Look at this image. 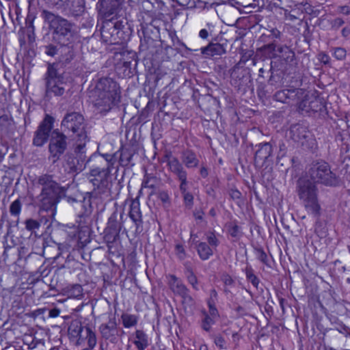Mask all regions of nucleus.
<instances>
[{
  "label": "nucleus",
  "instance_id": "obj_3",
  "mask_svg": "<svg viewBox=\"0 0 350 350\" xmlns=\"http://www.w3.org/2000/svg\"><path fill=\"white\" fill-rule=\"evenodd\" d=\"M296 193L306 212L317 220L319 219L321 206L317 185L308 178H300L296 183Z\"/></svg>",
  "mask_w": 350,
  "mask_h": 350
},
{
  "label": "nucleus",
  "instance_id": "obj_26",
  "mask_svg": "<svg viewBox=\"0 0 350 350\" xmlns=\"http://www.w3.org/2000/svg\"><path fill=\"white\" fill-rule=\"evenodd\" d=\"M167 165L170 170L176 176L178 180L187 177V172L185 170L183 164L176 157H172L168 160Z\"/></svg>",
  "mask_w": 350,
  "mask_h": 350
},
{
  "label": "nucleus",
  "instance_id": "obj_31",
  "mask_svg": "<svg viewBox=\"0 0 350 350\" xmlns=\"http://www.w3.org/2000/svg\"><path fill=\"white\" fill-rule=\"evenodd\" d=\"M195 248L202 260H208L214 254V249L208 245L206 242L197 241Z\"/></svg>",
  "mask_w": 350,
  "mask_h": 350
},
{
  "label": "nucleus",
  "instance_id": "obj_12",
  "mask_svg": "<svg viewBox=\"0 0 350 350\" xmlns=\"http://www.w3.org/2000/svg\"><path fill=\"white\" fill-rule=\"evenodd\" d=\"M79 57V44L75 41L70 43L59 44V55L57 57L58 62L62 66L72 65L77 62Z\"/></svg>",
  "mask_w": 350,
  "mask_h": 350
},
{
  "label": "nucleus",
  "instance_id": "obj_49",
  "mask_svg": "<svg viewBox=\"0 0 350 350\" xmlns=\"http://www.w3.org/2000/svg\"><path fill=\"white\" fill-rule=\"evenodd\" d=\"M22 208V203L19 198L12 202L10 206V213L13 216L18 217Z\"/></svg>",
  "mask_w": 350,
  "mask_h": 350
},
{
  "label": "nucleus",
  "instance_id": "obj_39",
  "mask_svg": "<svg viewBox=\"0 0 350 350\" xmlns=\"http://www.w3.org/2000/svg\"><path fill=\"white\" fill-rule=\"evenodd\" d=\"M282 33L277 28H271V29H267V33H263L262 35V38H265L266 41L270 40L271 42H274L277 41H280L282 40Z\"/></svg>",
  "mask_w": 350,
  "mask_h": 350
},
{
  "label": "nucleus",
  "instance_id": "obj_50",
  "mask_svg": "<svg viewBox=\"0 0 350 350\" xmlns=\"http://www.w3.org/2000/svg\"><path fill=\"white\" fill-rule=\"evenodd\" d=\"M332 52V55L339 61H342L345 59L347 56V51L345 48L342 47H333L331 49Z\"/></svg>",
  "mask_w": 350,
  "mask_h": 350
},
{
  "label": "nucleus",
  "instance_id": "obj_48",
  "mask_svg": "<svg viewBox=\"0 0 350 350\" xmlns=\"http://www.w3.org/2000/svg\"><path fill=\"white\" fill-rule=\"evenodd\" d=\"M118 154V152H116L113 154H102L101 157L104 159L106 163V166L105 167L112 170L113 168L114 164L117 162Z\"/></svg>",
  "mask_w": 350,
  "mask_h": 350
},
{
  "label": "nucleus",
  "instance_id": "obj_60",
  "mask_svg": "<svg viewBox=\"0 0 350 350\" xmlns=\"http://www.w3.org/2000/svg\"><path fill=\"white\" fill-rule=\"evenodd\" d=\"M344 20L339 17L334 18L330 23L332 29L335 30L338 29L340 27H342L344 25Z\"/></svg>",
  "mask_w": 350,
  "mask_h": 350
},
{
  "label": "nucleus",
  "instance_id": "obj_11",
  "mask_svg": "<svg viewBox=\"0 0 350 350\" xmlns=\"http://www.w3.org/2000/svg\"><path fill=\"white\" fill-rule=\"evenodd\" d=\"M254 163L257 168H267L273 163V147L270 142H263L255 146Z\"/></svg>",
  "mask_w": 350,
  "mask_h": 350
},
{
  "label": "nucleus",
  "instance_id": "obj_59",
  "mask_svg": "<svg viewBox=\"0 0 350 350\" xmlns=\"http://www.w3.org/2000/svg\"><path fill=\"white\" fill-rule=\"evenodd\" d=\"M221 280L225 286H233L235 283L232 278L228 273H224L221 277Z\"/></svg>",
  "mask_w": 350,
  "mask_h": 350
},
{
  "label": "nucleus",
  "instance_id": "obj_24",
  "mask_svg": "<svg viewBox=\"0 0 350 350\" xmlns=\"http://www.w3.org/2000/svg\"><path fill=\"white\" fill-rule=\"evenodd\" d=\"M299 89L297 88H286L277 91L273 95L275 100L283 103H290L291 101L295 100Z\"/></svg>",
  "mask_w": 350,
  "mask_h": 350
},
{
  "label": "nucleus",
  "instance_id": "obj_53",
  "mask_svg": "<svg viewBox=\"0 0 350 350\" xmlns=\"http://www.w3.org/2000/svg\"><path fill=\"white\" fill-rule=\"evenodd\" d=\"M211 338L213 339V342L215 345L218 347L219 349H226V341L224 336H222L221 334H215L211 336Z\"/></svg>",
  "mask_w": 350,
  "mask_h": 350
},
{
  "label": "nucleus",
  "instance_id": "obj_27",
  "mask_svg": "<svg viewBox=\"0 0 350 350\" xmlns=\"http://www.w3.org/2000/svg\"><path fill=\"white\" fill-rule=\"evenodd\" d=\"M291 137L295 142L304 143L303 140L308 137L309 131L307 127L302 124H295L291 128Z\"/></svg>",
  "mask_w": 350,
  "mask_h": 350
},
{
  "label": "nucleus",
  "instance_id": "obj_44",
  "mask_svg": "<svg viewBox=\"0 0 350 350\" xmlns=\"http://www.w3.org/2000/svg\"><path fill=\"white\" fill-rule=\"evenodd\" d=\"M157 178L152 174L146 173L142 183V187L145 188L155 189L157 184Z\"/></svg>",
  "mask_w": 350,
  "mask_h": 350
},
{
  "label": "nucleus",
  "instance_id": "obj_17",
  "mask_svg": "<svg viewBox=\"0 0 350 350\" xmlns=\"http://www.w3.org/2000/svg\"><path fill=\"white\" fill-rule=\"evenodd\" d=\"M118 55L120 57L117 68H124V75L130 76L133 74L132 70L137 66V53L133 51L123 50L119 54H116V56Z\"/></svg>",
  "mask_w": 350,
  "mask_h": 350
},
{
  "label": "nucleus",
  "instance_id": "obj_52",
  "mask_svg": "<svg viewBox=\"0 0 350 350\" xmlns=\"http://www.w3.org/2000/svg\"><path fill=\"white\" fill-rule=\"evenodd\" d=\"M44 53L51 57H55L59 55V44L58 46L49 44L44 46Z\"/></svg>",
  "mask_w": 350,
  "mask_h": 350
},
{
  "label": "nucleus",
  "instance_id": "obj_43",
  "mask_svg": "<svg viewBox=\"0 0 350 350\" xmlns=\"http://www.w3.org/2000/svg\"><path fill=\"white\" fill-rule=\"evenodd\" d=\"M228 232L232 238V241H237L243 237L241 228L236 224H230L228 226Z\"/></svg>",
  "mask_w": 350,
  "mask_h": 350
},
{
  "label": "nucleus",
  "instance_id": "obj_13",
  "mask_svg": "<svg viewBox=\"0 0 350 350\" xmlns=\"http://www.w3.org/2000/svg\"><path fill=\"white\" fill-rule=\"evenodd\" d=\"M55 119L49 114H46L34 133L33 145L37 147L42 146L47 142L50 133L53 127Z\"/></svg>",
  "mask_w": 350,
  "mask_h": 350
},
{
  "label": "nucleus",
  "instance_id": "obj_32",
  "mask_svg": "<svg viewBox=\"0 0 350 350\" xmlns=\"http://www.w3.org/2000/svg\"><path fill=\"white\" fill-rule=\"evenodd\" d=\"M324 107L322 102L319 98H314L311 100H304L299 105V108L305 110L306 112H318L321 111Z\"/></svg>",
  "mask_w": 350,
  "mask_h": 350
},
{
  "label": "nucleus",
  "instance_id": "obj_35",
  "mask_svg": "<svg viewBox=\"0 0 350 350\" xmlns=\"http://www.w3.org/2000/svg\"><path fill=\"white\" fill-rule=\"evenodd\" d=\"M276 47L277 44L275 43L269 42L259 48L258 51L267 59L275 58L278 57Z\"/></svg>",
  "mask_w": 350,
  "mask_h": 350
},
{
  "label": "nucleus",
  "instance_id": "obj_22",
  "mask_svg": "<svg viewBox=\"0 0 350 350\" xmlns=\"http://www.w3.org/2000/svg\"><path fill=\"white\" fill-rule=\"evenodd\" d=\"M129 216L135 226V233H141L143 230V220L139 201L131 202Z\"/></svg>",
  "mask_w": 350,
  "mask_h": 350
},
{
  "label": "nucleus",
  "instance_id": "obj_19",
  "mask_svg": "<svg viewBox=\"0 0 350 350\" xmlns=\"http://www.w3.org/2000/svg\"><path fill=\"white\" fill-rule=\"evenodd\" d=\"M98 329L103 339L113 344L118 342L120 327L118 326L116 318H110L107 323H102Z\"/></svg>",
  "mask_w": 350,
  "mask_h": 350
},
{
  "label": "nucleus",
  "instance_id": "obj_10",
  "mask_svg": "<svg viewBox=\"0 0 350 350\" xmlns=\"http://www.w3.org/2000/svg\"><path fill=\"white\" fill-rule=\"evenodd\" d=\"M66 139L67 137L64 132H60L58 129L52 131L49 139V152L53 163L59 160L66 151L68 145Z\"/></svg>",
  "mask_w": 350,
  "mask_h": 350
},
{
  "label": "nucleus",
  "instance_id": "obj_45",
  "mask_svg": "<svg viewBox=\"0 0 350 350\" xmlns=\"http://www.w3.org/2000/svg\"><path fill=\"white\" fill-rule=\"evenodd\" d=\"M245 273L247 280L251 282L256 288H258L260 279L254 274V271L252 267H247L245 269Z\"/></svg>",
  "mask_w": 350,
  "mask_h": 350
},
{
  "label": "nucleus",
  "instance_id": "obj_62",
  "mask_svg": "<svg viewBox=\"0 0 350 350\" xmlns=\"http://www.w3.org/2000/svg\"><path fill=\"white\" fill-rule=\"evenodd\" d=\"M158 198L163 203L169 204L170 202V195L167 191H159L158 193Z\"/></svg>",
  "mask_w": 350,
  "mask_h": 350
},
{
  "label": "nucleus",
  "instance_id": "obj_25",
  "mask_svg": "<svg viewBox=\"0 0 350 350\" xmlns=\"http://www.w3.org/2000/svg\"><path fill=\"white\" fill-rule=\"evenodd\" d=\"M117 152H119L118 155L117 161L122 167H133L135 163H133V157L135 151L131 148L122 146Z\"/></svg>",
  "mask_w": 350,
  "mask_h": 350
},
{
  "label": "nucleus",
  "instance_id": "obj_15",
  "mask_svg": "<svg viewBox=\"0 0 350 350\" xmlns=\"http://www.w3.org/2000/svg\"><path fill=\"white\" fill-rule=\"evenodd\" d=\"M36 185L38 187H40V191L59 196H63L65 193L64 187H62L51 174H44L38 176Z\"/></svg>",
  "mask_w": 350,
  "mask_h": 350
},
{
  "label": "nucleus",
  "instance_id": "obj_64",
  "mask_svg": "<svg viewBox=\"0 0 350 350\" xmlns=\"http://www.w3.org/2000/svg\"><path fill=\"white\" fill-rule=\"evenodd\" d=\"M180 181L179 189L181 193L188 191L187 177L178 180Z\"/></svg>",
  "mask_w": 350,
  "mask_h": 350
},
{
  "label": "nucleus",
  "instance_id": "obj_30",
  "mask_svg": "<svg viewBox=\"0 0 350 350\" xmlns=\"http://www.w3.org/2000/svg\"><path fill=\"white\" fill-rule=\"evenodd\" d=\"M132 337V342L137 350H145L149 345L148 337L143 330L137 329Z\"/></svg>",
  "mask_w": 350,
  "mask_h": 350
},
{
  "label": "nucleus",
  "instance_id": "obj_5",
  "mask_svg": "<svg viewBox=\"0 0 350 350\" xmlns=\"http://www.w3.org/2000/svg\"><path fill=\"white\" fill-rule=\"evenodd\" d=\"M61 127L64 133L76 139L77 151H81L89 140L86 131L87 124L83 116L79 112L67 113L62 122Z\"/></svg>",
  "mask_w": 350,
  "mask_h": 350
},
{
  "label": "nucleus",
  "instance_id": "obj_20",
  "mask_svg": "<svg viewBox=\"0 0 350 350\" xmlns=\"http://www.w3.org/2000/svg\"><path fill=\"white\" fill-rule=\"evenodd\" d=\"M61 197L62 196L40 191V194L37 196V200L39 206L42 210L51 211L53 213L56 209L57 204L60 201Z\"/></svg>",
  "mask_w": 350,
  "mask_h": 350
},
{
  "label": "nucleus",
  "instance_id": "obj_23",
  "mask_svg": "<svg viewBox=\"0 0 350 350\" xmlns=\"http://www.w3.org/2000/svg\"><path fill=\"white\" fill-rule=\"evenodd\" d=\"M88 326L83 327L79 321H72L68 326V332L70 338L77 340V344H81L85 339V329Z\"/></svg>",
  "mask_w": 350,
  "mask_h": 350
},
{
  "label": "nucleus",
  "instance_id": "obj_61",
  "mask_svg": "<svg viewBox=\"0 0 350 350\" xmlns=\"http://www.w3.org/2000/svg\"><path fill=\"white\" fill-rule=\"evenodd\" d=\"M228 193L233 200H239L242 198V193L236 188L230 189Z\"/></svg>",
  "mask_w": 350,
  "mask_h": 350
},
{
  "label": "nucleus",
  "instance_id": "obj_56",
  "mask_svg": "<svg viewBox=\"0 0 350 350\" xmlns=\"http://www.w3.org/2000/svg\"><path fill=\"white\" fill-rule=\"evenodd\" d=\"M175 254L177 256L178 259L180 261L184 260L187 255V252L185 250L184 245L181 243H177L175 245Z\"/></svg>",
  "mask_w": 350,
  "mask_h": 350
},
{
  "label": "nucleus",
  "instance_id": "obj_58",
  "mask_svg": "<svg viewBox=\"0 0 350 350\" xmlns=\"http://www.w3.org/2000/svg\"><path fill=\"white\" fill-rule=\"evenodd\" d=\"M25 228L29 231H33L40 228V224L38 221L33 219H27L25 221Z\"/></svg>",
  "mask_w": 350,
  "mask_h": 350
},
{
  "label": "nucleus",
  "instance_id": "obj_8",
  "mask_svg": "<svg viewBox=\"0 0 350 350\" xmlns=\"http://www.w3.org/2000/svg\"><path fill=\"white\" fill-rule=\"evenodd\" d=\"M152 21L150 23L141 24V29L138 31L140 38L139 53L143 54L144 57L152 55V49L154 47L155 41L159 37V28L154 24Z\"/></svg>",
  "mask_w": 350,
  "mask_h": 350
},
{
  "label": "nucleus",
  "instance_id": "obj_41",
  "mask_svg": "<svg viewBox=\"0 0 350 350\" xmlns=\"http://www.w3.org/2000/svg\"><path fill=\"white\" fill-rule=\"evenodd\" d=\"M122 325L125 328H130L134 327L137 324L138 317L135 314L128 313H123L121 315Z\"/></svg>",
  "mask_w": 350,
  "mask_h": 350
},
{
  "label": "nucleus",
  "instance_id": "obj_18",
  "mask_svg": "<svg viewBox=\"0 0 350 350\" xmlns=\"http://www.w3.org/2000/svg\"><path fill=\"white\" fill-rule=\"evenodd\" d=\"M95 92L103 93L107 96L121 98V92L119 85L111 78H100L96 83L94 88Z\"/></svg>",
  "mask_w": 350,
  "mask_h": 350
},
{
  "label": "nucleus",
  "instance_id": "obj_28",
  "mask_svg": "<svg viewBox=\"0 0 350 350\" xmlns=\"http://www.w3.org/2000/svg\"><path fill=\"white\" fill-rule=\"evenodd\" d=\"M201 53L206 57H213L225 54L226 50L222 44L211 42L206 46L201 49Z\"/></svg>",
  "mask_w": 350,
  "mask_h": 350
},
{
  "label": "nucleus",
  "instance_id": "obj_7",
  "mask_svg": "<svg viewBox=\"0 0 350 350\" xmlns=\"http://www.w3.org/2000/svg\"><path fill=\"white\" fill-rule=\"evenodd\" d=\"M44 81L46 97L51 98L52 95L61 96L64 94L67 83L64 75L58 71L57 64H48L47 71L44 75Z\"/></svg>",
  "mask_w": 350,
  "mask_h": 350
},
{
  "label": "nucleus",
  "instance_id": "obj_51",
  "mask_svg": "<svg viewBox=\"0 0 350 350\" xmlns=\"http://www.w3.org/2000/svg\"><path fill=\"white\" fill-rule=\"evenodd\" d=\"M68 293L70 297L79 298L83 295V288L80 284H76L72 285L68 289Z\"/></svg>",
  "mask_w": 350,
  "mask_h": 350
},
{
  "label": "nucleus",
  "instance_id": "obj_33",
  "mask_svg": "<svg viewBox=\"0 0 350 350\" xmlns=\"http://www.w3.org/2000/svg\"><path fill=\"white\" fill-rule=\"evenodd\" d=\"M167 278L168 279V286L174 295H179L180 292L183 291V290L187 288L182 280L176 277L175 275L170 274Z\"/></svg>",
  "mask_w": 350,
  "mask_h": 350
},
{
  "label": "nucleus",
  "instance_id": "obj_38",
  "mask_svg": "<svg viewBox=\"0 0 350 350\" xmlns=\"http://www.w3.org/2000/svg\"><path fill=\"white\" fill-rule=\"evenodd\" d=\"M184 273L187 280L188 283L192 286L195 291H198V280L194 273L193 269L190 266H185Z\"/></svg>",
  "mask_w": 350,
  "mask_h": 350
},
{
  "label": "nucleus",
  "instance_id": "obj_4",
  "mask_svg": "<svg viewBox=\"0 0 350 350\" xmlns=\"http://www.w3.org/2000/svg\"><path fill=\"white\" fill-rule=\"evenodd\" d=\"M132 30L125 18H104L100 30L101 38L109 44H122L129 40Z\"/></svg>",
  "mask_w": 350,
  "mask_h": 350
},
{
  "label": "nucleus",
  "instance_id": "obj_42",
  "mask_svg": "<svg viewBox=\"0 0 350 350\" xmlns=\"http://www.w3.org/2000/svg\"><path fill=\"white\" fill-rule=\"evenodd\" d=\"M85 339L88 341V347L85 348L82 350H92L96 346L97 342L96 336L94 332L90 327L85 329Z\"/></svg>",
  "mask_w": 350,
  "mask_h": 350
},
{
  "label": "nucleus",
  "instance_id": "obj_1",
  "mask_svg": "<svg viewBox=\"0 0 350 350\" xmlns=\"http://www.w3.org/2000/svg\"><path fill=\"white\" fill-rule=\"evenodd\" d=\"M112 170L109 167L96 166L91 169L90 172V181L94 186V189L87 192L83 197V206L84 213L81 217L89 219L94 208L103 207V204L111 198V189L109 187V174Z\"/></svg>",
  "mask_w": 350,
  "mask_h": 350
},
{
  "label": "nucleus",
  "instance_id": "obj_63",
  "mask_svg": "<svg viewBox=\"0 0 350 350\" xmlns=\"http://www.w3.org/2000/svg\"><path fill=\"white\" fill-rule=\"evenodd\" d=\"M318 59L322 64L325 65H329L330 63V57L325 52H321L318 55Z\"/></svg>",
  "mask_w": 350,
  "mask_h": 350
},
{
  "label": "nucleus",
  "instance_id": "obj_2",
  "mask_svg": "<svg viewBox=\"0 0 350 350\" xmlns=\"http://www.w3.org/2000/svg\"><path fill=\"white\" fill-rule=\"evenodd\" d=\"M41 16L49 25L54 42L59 44L75 41L77 38L74 24L46 10L42 11Z\"/></svg>",
  "mask_w": 350,
  "mask_h": 350
},
{
  "label": "nucleus",
  "instance_id": "obj_46",
  "mask_svg": "<svg viewBox=\"0 0 350 350\" xmlns=\"http://www.w3.org/2000/svg\"><path fill=\"white\" fill-rule=\"evenodd\" d=\"M206 243L213 249L216 250L220 243L219 240L216 236L215 230L208 231L205 233Z\"/></svg>",
  "mask_w": 350,
  "mask_h": 350
},
{
  "label": "nucleus",
  "instance_id": "obj_14",
  "mask_svg": "<svg viewBox=\"0 0 350 350\" xmlns=\"http://www.w3.org/2000/svg\"><path fill=\"white\" fill-rule=\"evenodd\" d=\"M124 0H98L96 10L103 18H117Z\"/></svg>",
  "mask_w": 350,
  "mask_h": 350
},
{
  "label": "nucleus",
  "instance_id": "obj_54",
  "mask_svg": "<svg viewBox=\"0 0 350 350\" xmlns=\"http://www.w3.org/2000/svg\"><path fill=\"white\" fill-rule=\"evenodd\" d=\"M255 254L256 258L263 264L269 266L268 263V257L262 247H255L254 248Z\"/></svg>",
  "mask_w": 350,
  "mask_h": 350
},
{
  "label": "nucleus",
  "instance_id": "obj_6",
  "mask_svg": "<svg viewBox=\"0 0 350 350\" xmlns=\"http://www.w3.org/2000/svg\"><path fill=\"white\" fill-rule=\"evenodd\" d=\"M308 174L310 180L316 185L336 187L340 183V177L332 170L330 165L324 161L312 163L308 170Z\"/></svg>",
  "mask_w": 350,
  "mask_h": 350
},
{
  "label": "nucleus",
  "instance_id": "obj_29",
  "mask_svg": "<svg viewBox=\"0 0 350 350\" xmlns=\"http://www.w3.org/2000/svg\"><path fill=\"white\" fill-rule=\"evenodd\" d=\"M181 160L187 168H196L198 166L200 162L196 154L190 149H187L182 152Z\"/></svg>",
  "mask_w": 350,
  "mask_h": 350
},
{
  "label": "nucleus",
  "instance_id": "obj_57",
  "mask_svg": "<svg viewBox=\"0 0 350 350\" xmlns=\"http://www.w3.org/2000/svg\"><path fill=\"white\" fill-rule=\"evenodd\" d=\"M281 57L286 64H291L295 59V53L290 48L288 50L286 51V52L281 55Z\"/></svg>",
  "mask_w": 350,
  "mask_h": 350
},
{
  "label": "nucleus",
  "instance_id": "obj_36",
  "mask_svg": "<svg viewBox=\"0 0 350 350\" xmlns=\"http://www.w3.org/2000/svg\"><path fill=\"white\" fill-rule=\"evenodd\" d=\"M219 317V311L217 310V314H212L210 309H208V315L202 319L201 327L206 332H209L211 329L213 325L215 323L216 319Z\"/></svg>",
  "mask_w": 350,
  "mask_h": 350
},
{
  "label": "nucleus",
  "instance_id": "obj_34",
  "mask_svg": "<svg viewBox=\"0 0 350 350\" xmlns=\"http://www.w3.org/2000/svg\"><path fill=\"white\" fill-rule=\"evenodd\" d=\"M36 18V12L29 9L27 15L25 18V29H26L28 38L31 40L35 36V27L33 25L34 21Z\"/></svg>",
  "mask_w": 350,
  "mask_h": 350
},
{
  "label": "nucleus",
  "instance_id": "obj_47",
  "mask_svg": "<svg viewBox=\"0 0 350 350\" xmlns=\"http://www.w3.org/2000/svg\"><path fill=\"white\" fill-rule=\"evenodd\" d=\"M85 11L84 0H75L72 5V14L75 16H81Z\"/></svg>",
  "mask_w": 350,
  "mask_h": 350
},
{
  "label": "nucleus",
  "instance_id": "obj_16",
  "mask_svg": "<svg viewBox=\"0 0 350 350\" xmlns=\"http://www.w3.org/2000/svg\"><path fill=\"white\" fill-rule=\"evenodd\" d=\"M93 103L97 111L100 113L109 112L113 106L120 102V98H115L113 96H107L103 93L93 92Z\"/></svg>",
  "mask_w": 350,
  "mask_h": 350
},
{
  "label": "nucleus",
  "instance_id": "obj_21",
  "mask_svg": "<svg viewBox=\"0 0 350 350\" xmlns=\"http://www.w3.org/2000/svg\"><path fill=\"white\" fill-rule=\"evenodd\" d=\"M75 152L77 154V160L75 163H73V165H70V172H82L84 169H85L88 163L92 159H99L98 157L95 155H92L89 159H87L85 155L86 152V146H85L81 151H77V144H75Z\"/></svg>",
  "mask_w": 350,
  "mask_h": 350
},
{
  "label": "nucleus",
  "instance_id": "obj_9",
  "mask_svg": "<svg viewBox=\"0 0 350 350\" xmlns=\"http://www.w3.org/2000/svg\"><path fill=\"white\" fill-rule=\"evenodd\" d=\"M124 217V211L115 203L114 210L108 218L105 229V237L108 241H116L120 238V232L126 230L123 226Z\"/></svg>",
  "mask_w": 350,
  "mask_h": 350
},
{
  "label": "nucleus",
  "instance_id": "obj_55",
  "mask_svg": "<svg viewBox=\"0 0 350 350\" xmlns=\"http://www.w3.org/2000/svg\"><path fill=\"white\" fill-rule=\"evenodd\" d=\"M181 194L185 206L188 209H191L193 206L194 198L193 194L189 191Z\"/></svg>",
  "mask_w": 350,
  "mask_h": 350
},
{
  "label": "nucleus",
  "instance_id": "obj_40",
  "mask_svg": "<svg viewBox=\"0 0 350 350\" xmlns=\"http://www.w3.org/2000/svg\"><path fill=\"white\" fill-rule=\"evenodd\" d=\"M218 300V294L215 288H212L210 291L209 297L206 301V304L208 309H210L212 314H217L216 303Z\"/></svg>",
  "mask_w": 350,
  "mask_h": 350
},
{
  "label": "nucleus",
  "instance_id": "obj_37",
  "mask_svg": "<svg viewBox=\"0 0 350 350\" xmlns=\"http://www.w3.org/2000/svg\"><path fill=\"white\" fill-rule=\"evenodd\" d=\"M169 36L172 40V46L174 48V49L180 53L183 51V49H185L187 51H191V49L188 48L185 43H183L177 36L175 31H170L168 32Z\"/></svg>",
  "mask_w": 350,
  "mask_h": 350
}]
</instances>
